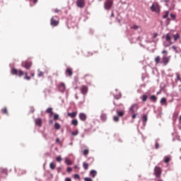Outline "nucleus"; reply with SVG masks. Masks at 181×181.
<instances>
[{"instance_id":"nucleus-1","label":"nucleus","mask_w":181,"mask_h":181,"mask_svg":"<svg viewBox=\"0 0 181 181\" xmlns=\"http://www.w3.org/2000/svg\"><path fill=\"white\" fill-rule=\"evenodd\" d=\"M154 61L156 64H163V66H168L170 62V57L163 55L162 58H160V57L157 56L156 57Z\"/></svg>"},{"instance_id":"nucleus-2","label":"nucleus","mask_w":181,"mask_h":181,"mask_svg":"<svg viewBox=\"0 0 181 181\" xmlns=\"http://www.w3.org/2000/svg\"><path fill=\"white\" fill-rule=\"evenodd\" d=\"M139 110V105L138 103H134L129 108V114H135Z\"/></svg>"},{"instance_id":"nucleus-3","label":"nucleus","mask_w":181,"mask_h":181,"mask_svg":"<svg viewBox=\"0 0 181 181\" xmlns=\"http://www.w3.org/2000/svg\"><path fill=\"white\" fill-rule=\"evenodd\" d=\"M113 5H114V1L112 0H106L104 2V8L106 11H110V9L112 8Z\"/></svg>"},{"instance_id":"nucleus-4","label":"nucleus","mask_w":181,"mask_h":181,"mask_svg":"<svg viewBox=\"0 0 181 181\" xmlns=\"http://www.w3.org/2000/svg\"><path fill=\"white\" fill-rule=\"evenodd\" d=\"M50 23L52 26H57L59 25V18L57 16L52 17Z\"/></svg>"},{"instance_id":"nucleus-5","label":"nucleus","mask_w":181,"mask_h":181,"mask_svg":"<svg viewBox=\"0 0 181 181\" xmlns=\"http://www.w3.org/2000/svg\"><path fill=\"white\" fill-rule=\"evenodd\" d=\"M154 173L156 177H160V175H162V170L159 167H156L154 169Z\"/></svg>"},{"instance_id":"nucleus-6","label":"nucleus","mask_w":181,"mask_h":181,"mask_svg":"<svg viewBox=\"0 0 181 181\" xmlns=\"http://www.w3.org/2000/svg\"><path fill=\"white\" fill-rule=\"evenodd\" d=\"M58 90L60 93H64L66 91V84L62 82L58 86Z\"/></svg>"},{"instance_id":"nucleus-7","label":"nucleus","mask_w":181,"mask_h":181,"mask_svg":"<svg viewBox=\"0 0 181 181\" xmlns=\"http://www.w3.org/2000/svg\"><path fill=\"white\" fill-rule=\"evenodd\" d=\"M81 94H83V95H86V94H87V93H88V87H87V86H82L81 87Z\"/></svg>"},{"instance_id":"nucleus-8","label":"nucleus","mask_w":181,"mask_h":181,"mask_svg":"<svg viewBox=\"0 0 181 181\" xmlns=\"http://www.w3.org/2000/svg\"><path fill=\"white\" fill-rule=\"evenodd\" d=\"M76 6H78V8H84V0H77Z\"/></svg>"},{"instance_id":"nucleus-9","label":"nucleus","mask_w":181,"mask_h":181,"mask_svg":"<svg viewBox=\"0 0 181 181\" xmlns=\"http://www.w3.org/2000/svg\"><path fill=\"white\" fill-rule=\"evenodd\" d=\"M23 67H24L27 70H29V69H30V67H32V62H25L24 63V65L23 64Z\"/></svg>"},{"instance_id":"nucleus-10","label":"nucleus","mask_w":181,"mask_h":181,"mask_svg":"<svg viewBox=\"0 0 181 181\" xmlns=\"http://www.w3.org/2000/svg\"><path fill=\"white\" fill-rule=\"evenodd\" d=\"M170 0H164V1L166 3L165 5L168 6V8H170L171 9H173L175 8V4L170 3Z\"/></svg>"},{"instance_id":"nucleus-11","label":"nucleus","mask_w":181,"mask_h":181,"mask_svg":"<svg viewBox=\"0 0 181 181\" xmlns=\"http://www.w3.org/2000/svg\"><path fill=\"white\" fill-rule=\"evenodd\" d=\"M165 40H166V42H168L170 43V45H173V42H171L172 36H170V33L166 34Z\"/></svg>"},{"instance_id":"nucleus-12","label":"nucleus","mask_w":181,"mask_h":181,"mask_svg":"<svg viewBox=\"0 0 181 181\" xmlns=\"http://www.w3.org/2000/svg\"><path fill=\"white\" fill-rule=\"evenodd\" d=\"M79 119L81 121H86V119H87V115L86 113H80Z\"/></svg>"},{"instance_id":"nucleus-13","label":"nucleus","mask_w":181,"mask_h":181,"mask_svg":"<svg viewBox=\"0 0 181 181\" xmlns=\"http://www.w3.org/2000/svg\"><path fill=\"white\" fill-rule=\"evenodd\" d=\"M66 76H69V77H71L73 76V71H71V69L67 68L65 71Z\"/></svg>"},{"instance_id":"nucleus-14","label":"nucleus","mask_w":181,"mask_h":181,"mask_svg":"<svg viewBox=\"0 0 181 181\" xmlns=\"http://www.w3.org/2000/svg\"><path fill=\"white\" fill-rule=\"evenodd\" d=\"M35 125H37V127H42V119L37 118L35 120Z\"/></svg>"},{"instance_id":"nucleus-15","label":"nucleus","mask_w":181,"mask_h":181,"mask_svg":"<svg viewBox=\"0 0 181 181\" xmlns=\"http://www.w3.org/2000/svg\"><path fill=\"white\" fill-rule=\"evenodd\" d=\"M68 117H70L71 118H74L75 117H77V112L68 113Z\"/></svg>"},{"instance_id":"nucleus-16","label":"nucleus","mask_w":181,"mask_h":181,"mask_svg":"<svg viewBox=\"0 0 181 181\" xmlns=\"http://www.w3.org/2000/svg\"><path fill=\"white\" fill-rule=\"evenodd\" d=\"M100 119L103 122H105V121H107V115H105V113H102V115H100Z\"/></svg>"},{"instance_id":"nucleus-17","label":"nucleus","mask_w":181,"mask_h":181,"mask_svg":"<svg viewBox=\"0 0 181 181\" xmlns=\"http://www.w3.org/2000/svg\"><path fill=\"white\" fill-rule=\"evenodd\" d=\"M150 100L151 101H153V103H156V101L158 100V98L155 95H152L150 97Z\"/></svg>"},{"instance_id":"nucleus-18","label":"nucleus","mask_w":181,"mask_h":181,"mask_svg":"<svg viewBox=\"0 0 181 181\" xmlns=\"http://www.w3.org/2000/svg\"><path fill=\"white\" fill-rule=\"evenodd\" d=\"M65 163L66 165H73V162L71 161V160L67 158H65Z\"/></svg>"},{"instance_id":"nucleus-19","label":"nucleus","mask_w":181,"mask_h":181,"mask_svg":"<svg viewBox=\"0 0 181 181\" xmlns=\"http://www.w3.org/2000/svg\"><path fill=\"white\" fill-rule=\"evenodd\" d=\"M173 39H174L175 42H177V40L180 38V35H179V33H176V34L173 35Z\"/></svg>"},{"instance_id":"nucleus-20","label":"nucleus","mask_w":181,"mask_h":181,"mask_svg":"<svg viewBox=\"0 0 181 181\" xmlns=\"http://www.w3.org/2000/svg\"><path fill=\"white\" fill-rule=\"evenodd\" d=\"M46 112H47V114H51V115H53V108H52V107H48V108L46 110Z\"/></svg>"},{"instance_id":"nucleus-21","label":"nucleus","mask_w":181,"mask_h":181,"mask_svg":"<svg viewBox=\"0 0 181 181\" xmlns=\"http://www.w3.org/2000/svg\"><path fill=\"white\" fill-rule=\"evenodd\" d=\"M90 174L92 175V177H95L97 176V171L95 170H91Z\"/></svg>"},{"instance_id":"nucleus-22","label":"nucleus","mask_w":181,"mask_h":181,"mask_svg":"<svg viewBox=\"0 0 181 181\" xmlns=\"http://www.w3.org/2000/svg\"><path fill=\"white\" fill-rule=\"evenodd\" d=\"M71 124L74 125V127H77L78 125V121L77 119H73L71 121Z\"/></svg>"},{"instance_id":"nucleus-23","label":"nucleus","mask_w":181,"mask_h":181,"mask_svg":"<svg viewBox=\"0 0 181 181\" xmlns=\"http://www.w3.org/2000/svg\"><path fill=\"white\" fill-rule=\"evenodd\" d=\"M18 69H13L11 70V74H13V76H18Z\"/></svg>"},{"instance_id":"nucleus-24","label":"nucleus","mask_w":181,"mask_h":181,"mask_svg":"<svg viewBox=\"0 0 181 181\" xmlns=\"http://www.w3.org/2000/svg\"><path fill=\"white\" fill-rule=\"evenodd\" d=\"M117 114L118 117H124V115L125 114V112L124 111L117 110Z\"/></svg>"},{"instance_id":"nucleus-25","label":"nucleus","mask_w":181,"mask_h":181,"mask_svg":"<svg viewBox=\"0 0 181 181\" xmlns=\"http://www.w3.org/2000/svg\"><path fill=\"white\" fill-rule=\"evenodd\" d=\"M141 100H142L143 103L146 102V100H148L147 95H143L142 97H141Z\"/></svg>"},{"instance_id":"nucleus-26","label":"nucleus","mask_w":181,"mask_h":181,"mask_svg":"<svg viewBox=\"0 0 181 181\" xmlns=\"http://www.w3.org/2000/svg\"><path fill=\"white\" fill-rule=\"evenodd\" d=\"M49 168L52 169V170H54V169H56V164L54 163H50Z\"/></svg>"},{"instance_id":"nucleus-27","label":"nucleus","mask_w":181,"mask_h":181,"mask_svg":"<svg viewBox=\"0 0 181 181\" xmlns=\"http://www.w3.org/2000/svg\"><path fill=\"white\" fill-rule=\"evenodd\" d=\"M83 168L85 169V170H87L88 169V163L83 162Z\"/></svg>"},{"instance_id":"nucleus-28","label":"nucleus","mask_w":181,"mask_h":181,"mask_svg":"<svg viewBox=\"0 0 181 181\" xmlns=\"http://www.w3.org/2000/svg\"><path fill=\"white\" fill-rule=\"evenodd\" d=\"M164 162L165 163H168V162H170V157L169 156H165L164 158Z\"/></svg>"},{"instance_id":"nucleus-29","label":"nucleus","mask_w":181,"mask_h":181,"mask_svg":"<svg viewBox=\"0 0 181 181\" xmlns=\"http://www.w3.org/2000/svg\"><path fill=\"white\" fill-rule=\"evenodd\" d=\"M147 121H148V115H143V122L146 123Z\"/></svg>"},{"instance_id":"nucleus-30","label":"nucleus","mask_w":181,"mask_h":181,"mask_svg":"<svg viewBox=\"0 0 181 181\" xmlns=\"http://www.w3.org/2000/svg\"><path fill=\"white\" fill-rule=\"evenodd\" d=\"M171 49L174 50L175 53H179V51L177 50V47L175 45L172 46Z\"/></svg>"},{"instance_id":"nucleus-31","label":"nucleus","mask_w":181,"mask_h":181,"mask_svg":"<svg viewBox=\"0 0 181 181\" xmlns=\"http://www.w3.org/2000/svg\"><path fill=\"white\" fill-rule=\"evenodd\" d=\"M151 10L153 12H156V6H155V4H153V5L151 6Z\"/></svg>"},{"instance_id":"nucleus-32","label":"nucleus","mask_w":181,"mask_h":181,"mask_svg":"<svg viewBox=\"0 0 181 181\" xmlns=\"http://www.w3.org/2000/svg\"><path fill=\"white\" fill-rule=\"evenodd\" d=\"M54 128H55V129H60V128H61L60 124L55 123Z\"/></svg>"},{"instance_id":"nucleus-33","label":"nucleus","mask_w":181,"mask_h":181,"mask_svg":"<svg viewBox=\"0 0 181 181\" xmlns=\"http://www.w3.org/2000/svg\"><path fill=\"white\" fill-rule=\"evenodd\" d=\"M131 29H134V30H138V29H139V26L134 25L132 27H131Z\"/></svg>"},{"instance_id":"nucleus-34","label":"nucleus","mask_w":181,"mask_h":181,"mask_svg":"<svg viewBox=\"0 0 181 181\" xmlns=\"http://www.w3.org/2000/svg\"><path fill=\"white\" fill-rule=\"evenodd\" d=\"M176 76H177L176 81H181V80H180V74L179 73H177Z\"/></svg>"},{"instance_id":"nucleus-35","label":"nucleus","mask_w":181,"mask_h":181,"mask_svg":"<svg viewBox=\"0 0 181 181\" xmlns=\"http://www.w3.org/2000/svg\"><path fill=\"white\" fill-rule=\"evenodd\" d=\"M113 119L115 122H118V121H119V117L118 116H114Z\"/></svg>"},{"instance_id":"nucleus-36","label":"nucleus","mask_w":181,"mask_h":181,"mask_svg":"<svg viewBox=\"0 0 181 181\" xmlns=\"http://www.w3.org/2000/svg\"><path fill=\"white\" fill-rule=\"evenodd\" d=\"M85 78H86V83H89L88 82V78H93V76H85Z\"/></svg>"},{"instance_id":"nucleus-37","label":"nucleus","mask_w":181,"mask_h":181,"mask_svg":"<svg viewBox=\"0 0 181 181\" xmlns=\"http://www.w3.org/2000/svg\"><path fill=\"white\" fill-rule=\"evenodd\" d=\"M166 103V98H162L160 100V104H165Z\"/></svg>"},{"instance_id":"nucleus-38","label":"nucleus","mask_w":181,"mask_h":181,"mask_svg":"<svg viewBox=\"0 0 181 181\" xmlns=\"http://www.w3.org/2000/svg\"><path fill=\"white\" fill-rule=\"evenodd\" d=\"M169 16V11H166L165 15L163 16V19H166Z\"/></svg>"},{"instance_id":"nucleus-39","label":"nucleus","mask_w":181,"mask_h":181,"mask_svg":"<svg viewBox=\"0 0 181 181\" xmlns=\"http://www.w3.org/2000/svg\"><path fill=\"white\" fill-rule=\"evenodd\" d=\"M171 18H173V21H176V15L173 13H170Z\"/></svg>"},{"instance_id":"nucleus-40","label":"nucleus","mask_w":181,"mask_h":181,"mask_svg":"<svg viewBox=\"0 0 181 181\" xmlns=\"http://www.w3.org/2000/svg\"><path fill=\"white\" fill-rule=\"evenodd\" d=\"M132 119H135V118H136V115H138V113H132Z\"/></svg>"},{"instance_id":"nucleus-41","label":"nucleus","mask_w":181,"mask_h":181,"mask_svg":"<svg viewBox=\"0 0 181 181\" xmlns=\"http://www.w3.org/2000/svg\"><path fill=\"white\" fill-rule=\"evenodd\" d=\"M71 134H72L74 136H76V135H78V131L72 132Z\"/></svg>"},{"instance_id":"nucleus-42","label":"nucleus","mask_w":181,"mask_h":181,"mask_svg":"<svg viewBox=\"0 0 181 181\" xmlns=\"http://www.w3.org/2000/svg\"><path fill=\"white\" fill-rule=\"evenodd\" d=\"M85 181H93V179L91 177H86L84 178Z\"/></svg>"},{"instance_id":"nucleus-43","label":"nucleus","mask_w":181,"mask_h":181,"mask_svg":"<svg viewBox=\"0 0 181 181\" xmlns=\"http://www.w3.org/2000/svg\"><path fill=\"white\" fill-rule=\"evenodd\" d=\"M2 112L4 114H8V110L6 109V107H4L3 110H2Z\"/></svg>"},{"instance_id":"nucleus-44","label":"nucleus","mask_w":181,"mask_h":181,"mask_svg":"<svg viewBox=\"0 0 181 181\" xmlns=\"http://www.w3.org/2000/svg\"><path fill=\"white\" fill-rule=\"evenodd\" d=\"M83 155L86 156V155H88V149H85L83 151Z\"/></svg>"},{"instance_id":"nucleus-45","label":"nucleus","mask_w":181,"mask_h":181,"mask_svg":"<svg viewBox=\"0 0 181 181\" xmlns=\"http://www.w3.org/2000/svg\"><path fill=\"white\" fill-rule=\"evenodd\" d=\"M56 159H57V162H62V156H57Z\"/></svg>"},{"instance_id":"nucleus-46","label":"nucleus","mask_w":181,"mask_h":181,"mask_svg":"<svg viewBox=\"0 0 181 181\" xmlns=\"http://www.w3.org/2000/svg\"><path fill=\"white\" fill-rule=\"evenodd\" d=\"M74 177V179H78V180H80V175L78 174H75Z\"/></svg>"},{"instance_id":"nucleus-47","label":"nucleus","mask_w":181,"mask_h":181,"mask_svg":"<svg viewBox=\"0 0 181 181\" xmlns=\"http://www.w3.org/2000/svg\"><path fill=\"white\" fill-rule=\"evenodd\" d=\"M54 121H57V119H59V115L55 114L54 116Z\"/></svg>"},{"instance_id":"nucleus-48","label":"nucleus","mask_w":181,"mask_h":181,"mask_svg":"<svg viewBox=\"0 0 181 181\" xmlns=\"http://www.w3.org/2000/svg\"><path fill=\"white\" fill-rule=\"evenodd\" d=\"M18 76H19V77H21V76H23V72L22 70H20V71H19Z\"/></svg>"},{"instance_id":"nucleus-49","label":"nucleus","mask_w":181,"mask_h":181,"mask_svg":"<svg viewBox=\"0 0 181 181\" xmlns=\"http://www.w3.org/2000/svg\"><path fill=\"white\" fill-rule=\"evenodd\" d=\"M38 71H39L38 77H42L43 76V72H42V71H40L39 70H38Z\"/></svg>"},{"instance_id":"nucleus-50","label":"nucleus","mask_w":181,"mask_h":181,"mask_svg":"<svg viewBox=\"0 0 181 181\" xmlns=\"http://www.w3.org/2000/svg\"><path fill=\"white\" fill-rule=\"evenodd\" d=\"M155 147H156V149H159V143L156 142V146H155Z\"/></svg>"},{"instance_id":"nucleus-51","label":"nucleus","mask_w":181,"mask_h":181,"mask_svg":"<svg viewBox=\"0 0 181 181\" xmlns=\"http://www.w3.org/2000/svg\"><path fill=\"white\" fill-rule=\"evenodd\" d=\"M0 172H1V173H6V169H0Z\"/></svg>"},{"instance_id":"nucleus-52","label":"nucleus","mask_w":181,"mask_h":181,"mask_svg":"<svg viewBox=\"0 0 181 181\" xmlns=\"http://www.w3.org/2000/svg\"><path fill=\"white\" fill-rule=\"evenodd\" d=\"M71 170H73V169H72L71 168H70V167H68V168H67V172H68L69 173H70V172H71Z\"/></svg>"},{"instance_id":"nucleus-53","label":"nucleus","mask_w":181,"mask_h":181,"mask_svg":"<svg viewBox=\"0 0 181 181\" xmlns=\"http://www.w3.org/2000/svg\"><path fill=\"white\" fill-rule=\"evenodd\" d=\"M162 54H168V51L167 50H163L162 51Z\"/></svg>"},{"instance_id":"nucleus-54","label":"nucleus","mask_w":181,"mask_h":181,"mask_svg":"<svg viewBox=\"0 0 181 181\" xmlns=\"http://www.w3.org/2000/svg\"><path fill=\"white\" fill-rule=\"evenodd\" d=\"M65 181H71V178L70 177H66Z\"/></svg>"},{"instance_id":"nucleus-55","label":"nucleus","mask_w":181,"mask_h":181,"mask_svg":"<svg viewBox=\"0 0 181 181\" xmlns=\"http://www.w3.org/2000/svg\"><path fill=\"white\" fill-rule=\"evenodd\" d=\"M25 80H30V76H25Z\"/></svg>"},{"instance_id":"nucleus-56","label":"nucleus","mask_w":181,"mask_h":181,"mask_svg":"<svg viewBox=\"0 0 181 181\" xmlns=\"http://www.w3.org/2000/svg\"><path fill=\"white\" fill-rule=\"evenodd\" d=\"M56 142H57V144H60V139L57 138L56 139Z\"/></svg>"},{"instance_id":"nucleus-57","label":"nucleus","mask_w":181,"mask_h":181,"mask_svg":"<svg viewBox=\"0 0 181 181\" xmlns=\"http://www.w3.org/2000/svg\"><path fill=\"white\" fill-rule=\"evenodd\" d=\"M157 37H158V33H156L153 35V37L155 39V38H156Z\"/></svg>"},{"instance_id":"nucleus-58","label":"nucleus","mask_w":181,"mask_h":181,"mask_svg":"<svg viewBox=\"0 0 181 181\" xmlns=\"http://www.w3.org/2000/svg\"><path fill=\"white\" fill-rule=\"evenodd\" d=\"M166 22H167L168 25H169V23H170V19L167 18Z\"/></svg>"},{"instance_id":"nucleus-59","label":"nucleus","mask_w":181,"mask_h":181,"mask_svg":"<svg viewBox=\"0 0 181 181\" xmlns=\"http://www.w3.org/2000/svg\"><path fill=\"white\" fill-rule=\"evenodd\" d=\"M30 1H33V4H37V0H30Z\"/></svg>"},{"instance_id":"nucleus-60","label":"nucleus","mask_w":181,"mask_h":181,"mask_svg":"<svg viewBox=\"0 0 181 181\" xmlns=\"http://www.w3.org/2000/svg\"><path fill=\"white\" fill-rule=\"evenodd\" d=\"M54 12H55L56 13H59V9L56 8V9L54 10Z\"/></svg>"},{"instance_id":"nucleus-61","label":"nucleus","mask_w":181,"mask_h":181,"mask_svg":"<svg viewBox=\"0 0 181 181\" xmlns=\"http://www.w3.org/2000/svg\"><path fill=\"white\" fill-rule=\"evenodd\" d=\"M49 124H53V120H49Z\"/></svg>"},{"instance_id":"nucleus-62","label":"nucleus","mask_w":181,"mask_h":181,"mask_svg":"<svg viewBox=\"0 0 181 181\" xmlns=\"http://www.w3.org/2000/svg\"><path fill=\"white\" fill-rule=\"evenodd\" d=\"M77 168H78V165H75V166H74V169H77Z\"/></svg>"},{"instance_id":"nucleus-63","label":"nucleus","mask_w":181,"mask_h":181,"mask_svg":"<svg viewBox=\"0 0 181 181\" xmlns=\"http://www.w3.org/2000/svg\"><path fill=\"white\" fill-rule=\"evenodd\" d=\"M114 16V13H111V17L112 18Z\"/></svg>"},{"instance_id":"nucleus-64","label":"nucleus","mask_w":181,"mask_h":181,"mask_svg":"<svg viewBox=\"0 0 181 181\" xmlns=\"http://www.w3.org/2000/svg\"><path fill=\"white\" fill-rule=\"evenodd\" d=\"M25 76H28V72H25Z\"/></svg>"}]
</instances>
